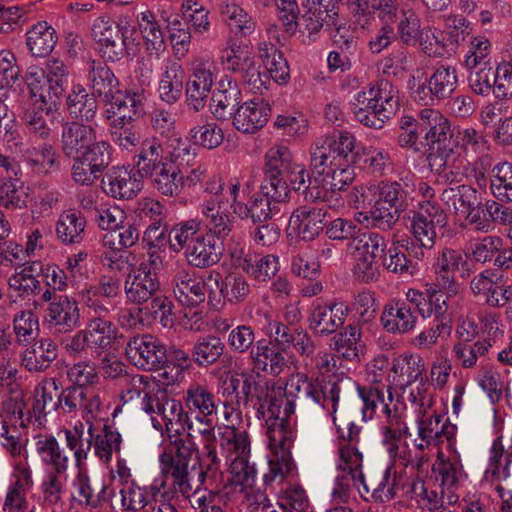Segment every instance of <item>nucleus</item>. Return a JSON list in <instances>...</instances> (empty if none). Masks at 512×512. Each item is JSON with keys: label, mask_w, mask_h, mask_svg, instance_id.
Here are the masks:
<instances>
[{"label": "nucleus", "mask_w": 512, "mask_h": 512, "mask_svg": "<svg viewBox=\"0 0 512 512\" xmlns=\"http://www.w3.org/2000/svg\"><path fill=\"white\" fill-rule=\"evenodd\" d=\"M356 139L348 131H335L315 139L310 147V170L315 183L341 191L355 179L353 162Z\"/></svg>", "instance_id": "obj_1"}, {"label": "nucleus", "mask_w": 512, "mask_h": 512, "mask_svg": "<svg viewBox=\"0 0 512 512\" xmlns=\"http://www.w3.org/2000/svg\"><path fill=\"white\" fill-rule=\"evenodd\" d=\"M178 431L168 434L169 447L160 455L161 473L168 485L188 497L192 492L190 462L198 452V447L190 431Z\"/></svg>", "instance_id": "obj_2"}, {"label": "nucleus", "mask_w": 512, "mask_h": 512, "mask_svg": "<svg viewBox=\"0 0 512 512\" xmlns=\"http://www.w3.org/2000/svg\"><path fill=\"white\" fill-rule=\"evenodd\" d=\"M350 106L357 121L381 129L398 107V89L390 81L380 79L368 90L357 92Z\"/></svg>", "instance_id": "obj_3"}, {"label": "nucleus", "mask_w": 512, "mask_h": 512, "mask_svg": "<svg viewBox=\"0 0 512 512\" xmlns=\"http://www.w3.org/2000/svg\"><path fill=\"white\" fill-rule=\"evenodd\" d=\"M221 448L231 459V481L235 485L251 488L256 481L257 470L249 462L250 439L246 431L225 432L221 438Z\"/></svg>", "instance_id": "obj_4"}, {"label": "nucleus", "mask_w": 512, "mask_h": 512, "mask_svg": "<svg viewBox=\"0 0 512 512\" xmlns=\"http://www.w3.org/2000/svg\"><path fill=\"white\" fill-rule=\"evenodd\" d=\"M229 194L232 198V213L241 219L250 218L253 222H264L279 213L280 206L288 199L277 198L271 188L263 189L249 196L247 201L241 199L240 183L237 181L231 184Z\"/></svg>", "instance_id": "obj_5"}, {"label": "nucleus", "mask_w": 512, "mask_h": 512, "mask_svg": "<svg viewBox=\"0 0 512 512\" xmlns=\"http://www.w3.org/2000/svg\"><path fill=\"white\" fill-rule=\"evenodd\" d=\"M458 86V73L454 66L439 63L432 68L426 82L412 89L414 101L423 106H433L450 98Z\"/></svg>", "instance_id": "obj_6"}, {"label": "nucleus", "mask_w": 512, "mask_h": 512, "mask_svg": "<svg viewBox=\"0 0 512 512\" xmlns=\"http://www.w3.org/2000/svg\"><path fill=\"white\" fill-rule=\"evenodd\" d=\"M296 168L298 166L294 164L292 154L286 146L271 147L265 155L262 188L273 189L276 199H288L290 193L288 179Z\"/></svg>", "instance_id": "obj_7"}, {"label": "nucleus", "mask_w": 512, "mask_h": 512, "mask_svg": "<svg viewBox=\"0 0 512 512\" xmlns=\"http://www.w3.org/2000/svg\"><path fill=\"white\" fill-rule=\"evenodd\" d=\"M111 157L110 144L101 140L86 153L70 158L73 161L71 165L72 181L81 186H93L110 165Z\"/></svg>", "instance_id": "obj_8"}, {"label": "nucleus", "mask_w": 512, "mask_h": 512, "mask_svg": "<svg viewBox=\"0 0 512 512\" xmlns=\"http://www.w3.org/2000/svg\"><path fill=\"white\" fill-rule=\"evenodd\" d=\"M168 397L169 395L165 389L145 376L133 377L130 387L121 394V400L124 403L139 399L141 410L150 416L153 427L160 431H162V424L157 415Z\"/></svg>", "instance_id": "obj_9"}, {"label": "nucleus", "mask_w": 512, "mask_h": 512, "mask_svg": "<svg viewBox=\"0 0 512 512\" xmlns=\"http://www.w3.org/2000/svg\"><path fill=\"white\" fill-rule=\"evenodd\" d=\"M284 398L281 392L277 396L274 390L269 392L266 389L263 399L255 408L258 418L265 419L266 434L273 445L289 443L290 438L295 437V431L286 420L288 417L281 416V408L285 402Z\"/></svg>", "instance_id": "obj_10"}, {"label": "nucleus", "mask_w": 512, "mask_h": 512, "mask_svg": "<svg viewBox=\"0 0 512 512\" xmlns=\"http://www.w3.org/2000/svg\"><path fill=\"white\" fill-rule=\"evenodd\" d=\"M125 353L134 366L146 371H156L167 362L165 345L151 334L131 337L126 344Z\"/></svg>", "instance_id": "obj_11"}, {"label": "nucleus", "mask_w": 512, "mask_h": 512, "mask_svg": "<svg viewBox=\"0 0 512 512\" xmlns=\"http://www.w3.org/2000/svg\"><path fill=\"white\" fill-rule=\"evenodd\" d=\"M126 29L110 18L98 17L91 26V36L101 56L115 62L126 55Z\"/></svg>", "instance_id": "obj_12"}, {"label": "nucleus", "mask_w": 512, "mask_h": 512, "mask_svg": "<svg viewBox=\"0 0 512 512\" xmlns=\"http://www.w3.org/2000/svg\"><path fill=\"white\" fill-rule=\"evenodd\" d=\"M348 312L344 302L317 298L311 306L308 328L319 336L332 335L345 323Z\"/></svg>", "instance_id": "obj_13"}, {"label": "nucleus", "mask_w": 512, "mask_h": 512, "mask_svg": "<svg viewBox=\"0 0 512 512\" xmlns=\"http://www.w3.org/2000/svg\"><path fill=\"white\" fill-rule=\"evenodd\" d=\"M420 126L425 132L427 143L445 157L453 153L454 130L450 121L438 110L425 108L419 113Z\"/></svg>", "instance_id": "obj_14"}, {"label": "nucleus", "mask_w": 512, "mask_h": 512, "mask_svg": "<svg viewBox=\"0 0 512 512\" xmlns=\"http://www.w3.org/2000/svg\"><path fill=\"white\" fill-rule=\"evenodd\" d=\"M352 386H355V381L350 377L335 374L326 377H313L311 404L326 411L335 423L340 397L346 389Z\"/></svg>", "instance_id": "obj_15"}, {"label": "nucleus", "mask_w": 512, "mask_h": 512, "mask_svg": "<svg viewBox=\"0 0 512 512\" xmlns=\"http://www.w3.org/2000/svg\"><path fill=\"white\" fill-rule=\"evenodd\" d=\"M349 6L355 23L361 28L370 24L375 13L380 23L394 25L403 11L397 0H350Z\"/></svg>", "instance_id": "obj_16"}, {"label": "nucleus", "mask_w": 512, "mask_h": 512, "mask_svg": "<svg viewBox=\"0 0 512 512\" xmlns=\"http://www.w3.org/2000/svg\"><path fill=\"white\" fill-rule=\"evenodd\" d=\"M145 100L143 90H130L124 93L117 90L112 98L106 102L111 106L106 110L107 118H114V127L122 128L144 113Z\"/></svg>", "instance_id": "obj_17"}, {"label": "nucleus", "mask_w": 512, "mask_h": 512, "mask_svg": "<svg viewBox=\"0 0 512 512\" xmlns=\"http://www.w3.org/2000/svg\"><path fill=\"white\" fill-rule=\"evenodd\" d=\"M233 264L258 282H266L279 269L278 257L272 254L256 255L245 253L242 247H228Z\"/></svg>", "instance_id": "obj_18"}, {"label": "nucleus", "mask_w": 512, "mask_h": 512, "mask_svg": "<svg viewBox=\"0 0 512 512\" xmlns=\"http://www.w3.org/2000/svg\"><path fill=\"white\" fill-rule=\"evenodd\" d=\"M160 289L157 273L145 263L132 268L124 282L126 298L134 304L147 302Z\"/></svg>", "instance_id": "obj_19"}, {"label": "nucleus", "mask_w": 512, "mask_h": 512, "mask_svg": "<svg viewBox=\"0 0 512 512\" xmlns=\"http://www.w3.org/2000/svg\"><path fill=\"white\" fill-rule=\"evenodd\" d=\"M96 140V130L93 126L67 121L61 126L60 149L68 159L80 156L92 148Z\"/></svg>", "instance_id": "obj_20"}, {"label": "nucleus", "mask_w": 512, "mask_h": 512, "mask_svg": "<svg viewBox=\"0 0 512 512\" xmlns=\"http://www.w3.org/2000/svg\"><path fill=\"white\" fill-rule=\"evenodd\" d=\"M168 487V483L164 479H154L147 486H141L137 482L130 483L126 486L119 487L118 494L120 496V507L123 512H141L148 505L158 499L164 489Z\"/></svg>", "instance_id": "obj_21"}, {"label": "nucleus", "mask_w": 512, "mask_h": 512, "mask_svg": "<svg viewBox=\"0 0 512 512\" xmlns=\"http://www.w3.org/2000/svg\"><path fill=\"white\" fill-rule=\"evenodd\" d=\"M104 192L115 198L129 200L135 197L143 188L142 177L124 166L112 167L101 181Z\"/></svg>", "instance_id": "obj_22"}, {"label": "nucleus", "mask_w": 512, "mask_h": 512, "mask_svg": "<svg viewBox=\"0 0 512 512\" xmlns=\"http://www.w3.org/2000/svg\"><path fill=\"white\" fill-rule=\"evenodd\" d=\"M184 405L188 415L195 413V418L207 428L213 427V416L217 415L215 395L205 384L192 382L187 387L184 396Z\"/></svg>", "instance_id": "obj_23"}, {"label": "nucleus", "mask_w": 512, "mask_h": 512, "mask_svg": "<svg viewBox=\"0 0 512 512\" xmlns=\"http://www.w3.org/2000/svg\"><path fill=\"white\" fill-rule=\"evenodd\" d=\"M44 321L49 329L69 333L80 327L81 316L78 302L73 297L60 295L57 302L47 306Z\"/></svg>", "instance_id": "obj_24"}, {"label": "nucleus", "mask_w": 512, "mask_h": 512, "mask_svg": "<svg viewBox=\"0 0 512 512\" xmlns=\"http://www.w3.org/2000/svg\"><path fill=\"white\" fill-rule=\"evenodd\" d=\"M328 209L311 205L296 208L289 219L290 227L303 240H314L324 229L327 222Z\"/></svg>", "instance_id": "obj_25"}, {"label": "nucleus", "mask_w": 512, "mask_h": 512, "mask_svg": "<svg viewBox=\"0 0 512 512\" xmlns=\"http://www.w3.org/2000/svg\"><path fill=\"white\" fill-rule=\"evenodd\" d=\"M214 83L212 66L207 62H200L194 66L192 74L186 83V102L189 110L201 111Z\"/></svg>", "instance_id": "obj_26"}, {"label": "nucleus", "mask_w": 512, "mask_h": 512, "mask_svg": "<svg viewBox=\"0 0 512 512\" xmlns=\"http://www.w3.org/2000/svg\"><path fill=\"white\" fill-rule=\"evenodd\" d=\"M312 394L313 377L301 372L291 374L283 393L285 397L283 414L289 417L297 409L300 412H306L311 404Z\"/></svg>", "instance_id": "obj_27"}, {"label": "nucleus", "mask_w": 512, "mask_h": 512, "mask_svg": "<svg viewBox=\"0 0 512 512\" xmlns=\"http://www.w3.org/2000/svg\"><path fill=\"white\" fill-rule=\"evenodd\" d=\"M173 292L183 306L196 307L205 301L208 283L189 270L181 269L174 275Z\"/></svg>", "instance_id": "obj_28"}, {"label": "nucleus", "mask_w": 512, "mask_h": 512, "mask_svg": "<svg viewBox=\"0 0 512 512\" xmlns=\"http://www.w3.org/2000/svg\"><path fill=\"white\" fill-rule=\"evenodd\" d=\"M25 82L34 106L40 105L47 112L57 108L64 92L45 80L42 69L30 68L26 73Z\"/></svg>", "instance_id": "obj_29"}, {"label": "nucleus", "mask_w": 512, "mask_h": 512, "mask_svg": "<svg viewBox=\"0 0 512 512\" xmlns=\"http://www.w3.org/2000/svg\"><path fill=\"white\" fill-rule=\"evenodd\" d=\"M271 116V107L264 99H253L240 105L234 113L233 125L243 133L262 129Z\"/></svg>", "instance_id": "obj_30"}, {"label": "nucleus", "mask_w": 512, "mask_h": 512, "mask_svg": "<svg viewBox=\"0 0 512 512\" xmlns=\"http://www.w3.org/2000/svg\"><path fill=\"white\" fill-rule=\"evenodd\" d=\"M418 427V437L426 440L428 443L441 444L446 440L447 449H452L456 445L457 427L449 422L447 418L440 414L419 416L416 420Z\"/></svg>", "instance_id": "obj_31"}, {"label": "nucleus", "mask_w": 512, "mask_h": 512, "mask_svg": "<svg viewBox=\"0 0 512 512\" xmlns=\"http://www.w3.org/2000/svg\"><path fill=\"white\" fill-rule=\"evenodd\" d=\"M380 322L388 333L406 334L412 331L417 323V317L406 305L403 299H391L384 305Z\"/></svg>", "instance_id": "obj_32"}, {"label": "nucleus", "mask_w": 512, "mask_h": 512, "mask_svg": "<svg viewBox=\"0 0 512 512\" xmlns=\"http://www.w3.org/2000/svg\"><path fill=\"white\" fill-rule=\"evenodd\" d=\"M88 435L90 436L91 447L95 455L104 463H109L114 453H119L122 444V436L117 429L104 424L97 430L90 418L86 419Z\"/></svg>", "instance_id": "obj_33"}, {"label": "nucleus", "mask_w": 512, "mask_h": 512, "mask_svg": "<svg viewBox=\"0 0 512 512\" xmlns=\"http://www.w3.org/2000/svg\"><path fill=\"white\" fill-rule=\"evenodd\" d=\"M241 96V90L236 81L228 77L222 78L211 97L210 109L212 114L218 120H225L231 115L234 116V110L239 107Z\"/></svg>", "instance_id": "obj_34"}, {"label": "nucleus", "mask_w": 512, "mask_h": 512, "mask_svg": "<svg viewBox=\"0 0 512 512\" xmlns=\"http://www.w3.org/2000/svg\"><path fill=\"white\" fill-rule=\"evenodd\" d=\"M295 437H291L289 443L273 445L268 439L271 450L268 465L269 471L264 475L266 484L278 480L282 482L286 477L296 474V465L291 455V447Z\"/></svg>", "instance_id": "obj_35"}, {"label": "nucleus", "mask_w": 512, "mask_h": 512, "mask_svg": "<svg viewBox=\"0 0 512 512\" xmlns=\"http://www.w3.org/2000/svg\"><path fill=\"white\" fill-rule=\"evenodd\" d=\"M66 110L73 122L90 123L98 110L96 96L81 84H74L66 97Z\"/></svg>", "instance_id": "obj_36"}, {"label": "nucleus", "mask_w": 512, "mask_h": 512, "mask_svg": "<svg viewBox=\"0 0 512 512\" xmlns=\"http://www.w3.org/2000/svg\"><path fill=\"white\" fill-rule=\"evenodd\" d=\"M424 370V361L419 355H399L394 358L391 365L392 382L405 388L419 381L420 385L424 387L427 382L422 376Z\"/></svg>", "instance_id": "obj_37"}, {"label": "nucleus", "mask_w": 512, "mask_h": 512, "mask_svg": "<svg viewBox=\"0 0 512 512\" xmlns=\"http://www.w3.org/2000/svg\"><path fill=\"white\" fill-rule=\"evenodd\" d=\"M184 257L187 263L198 269L209 268L217 264L222 256V247H220L208 235H201L192 245L185 249Z\"/></svg>", "instance_id": "obj_38"}, {"label": "nucleus", "mask_w": 512, "mask_h": 512, "mask_svg": "<svg viewBox=\"0 0 512 512\" xmlns=\"http://www.w3.org/2000/svg\"><path fill=\"white\" fill-rule=\"evenodd\" d=\"M58 388L59 382L55 378L46 379L35 388L31 413L38 425H42L48 414L61 409Z\"/></svg>", "instance_id": "obj_39"}, {"label": "nucleus", "mask_w": 512, "mask_h": 512, "mask_svg": "<svg viewBox=\"0 0 512 512\" xmlns=\"http://www.w3.org/2000/svg\"><path fill=\"white\" fill-rule=\"evenodd\" d=\"M57 356V344L52 339L41 338L25 350L22 365L29 372H43L50 367Z\"/></svg>", "instance_id": "obj_40"}, {"label": "nucleus", "mask_w": 512, "mask_h": 512, "mask_svg": "<svg viewBox=\"0 0 512 512\" xmlns=\"http://www.w3.org/2000/svg\"><path fill=\"white\" fill-rule=\"evenodd\" d=\"M184 77L185 72L179 61H167L159 81V98L169 105L175 104L181 98Z\"/></svg>", "instance_id": "obj_41"}, {"label": "nucleus", "mask_w": 512, "mask_h": 512, "mask_svg": "<svg viewBox=\"0 0 512 512\" xmlns=\"http://www.w3.org/2000/svg\"><path fill=\"white\" fill-rule=\"evenodd\" d=\"M76 487L81 498L78 503L81 506L97 508L114 495V491H110L103 480H91L88 474L82 471L77 475Z\"/></svg>", "instance_id": "obj_42"}, {"label": "nucleus", "mask_w": 512, "mask_h": 512, "mask_svg": "<svg viewBox=\"0 0 512 512\" xmlns=\"http://www.w3.org/2000/svg\"><path fill=\"white\" fill-rule=\"evenodd\" d=\"M168 163L164 156L163 146L158 138H147L141 142L140 152L137 155L135 167L137 173L143 177L153 175L155 171Z\"/></svg>", "instance_id": "obj_43"}, {"label": "nucleus", "mask_w": 512, "mask_h": 512, "mask_svg": "<svg viewBox=\"0 0 512 512\" xmlns=\"http://www.w3.org/2000/svg\"><path fill=\"white\" fill-rule=\"evenodd\" d=\"M88 84L92 94L107 102L118 90V80L113 71L104 63L92 61L88 69Z\"/></svg>", "instance_id": "obj_44"}, {"label": "nucleus", "mask_w": 512, "mask_h": 512, "mask_svg": "<svg viewBox=\"0 0 512 512\" xmlns=\"http://www.w3.org/2000/svg\"><path fill=\"white\" fill-rule=\"evenodd\" d=\"M83 330L87 333L90 349L98 353L110 349L116 339V326L104 317L89 318Z\"/></svg>", "instance_id": "obj_45"}, {"label": "nucleus", "mask_w": 512, "mask_h": 512, "mask_svg": "<svg viewBox=\"0 0 512 512\" xmlns=\"http://www.w3.org/2000/svg\"><path fill=\"white\" fill-rule=\"evenodd\" d=\"M214 280L219 287L220 294L224 300L231 304H239L246 300L251 293V285L245 275L241 272L232 271L225 275L219 282V274L213 277L212 273L208 276V281Z\"/></svg>", "instance_id": "obj_46"}, {"label": "nucleus", "mask_w": 512, "mask_h": 512, "mask_svg": "<svg viewBox=\"0 0 512 512\" xmlns=\"http://www.w3.org/2000/svg\"><path fill=\"white\" fill-rule=\"evenodd\" d=\"M479 197L478 190L468 184L447 186L440 194L445 209L455 215L465 213L467 208L473 207Z\"/></svg>", "instance_id": "obj_47"}, {"label": "nucleus", "mask_w": 512, "mask_h": 512, "mask_svg": "<svg viewBox=\"0 0 512 512\" xmlns=\"http://www.w3.org/2000/svg\"><path fill=\"white\" fill-rule=\"evenodd\" d=\"M250 359L255 369L274 376L279 375L286 367L283 354L270 347L265 339L256 342L255 348L250 351Z\"/></svg>", "instance_id": "obj_48"}, {"label": "nucleus", "mask_w": 512, "mask_h": 512, "mask_svg": "<svg viewBox=\"0 0 512 512\" xmlns=\"http://www.w3.org/2000/svg\"><path fill=\"white\" fill-rule=\"evenodd\" d=\"M425 29L421 27L418 13L410 6L403 5L401 15L394 21L396 39L406 47H415Z\"/></svg>", "instance_id": "obj_49"}, {"label": "nucleus", "mask_w": 512, "mask_h": 512, "mask_svg": "<svg viewBox=\"0 0 512 512\" xmlns=\"http://www.w3.org/2000/svg\"><path fill=\"white\" fill-rule=\"evenodd\" d=\"M512 453L506 452L502 437H497L491 446L488 466L484 473V479L491 484L508 479L511 475L510 465Z\"/></svg>", "instance_id": "obj_50"}, {"label": "nucleus", "mask_w": 512, "mask_h": 512, "mask_svg": "<svg viewBox=\"0 0 512 512\" xmlns=\"http://www.w3.org/2000/svg\"><path fill=\"white\" fill-rule=\"evenodd\" d=\"M57 43L55 29L47 22H38L26 33V45L34 57L49 55Z\"/></svg>", "instance_id": "obj_51"}, {"label": "nucleus", "mask_w": 512, "mask_h": 512, "mask_svg": "<svg viewBox=\"0 0 512 512\" xmlns=\"http://www.w3.org/2000/svg\"><path fill=\"white\" fill-rule=\"evenodd\" d=\"M157 418L162 424V430L165 429L167 435L175 433V430L191 431L193 429V422L183 404L171 397H168Z\"/></svg>", "instance_id": "obj_52"}, {"label": "nucleus", "mask_w": 512, "mask_h": 512, "mask_svg": "<svg viewBox=\"0 0 512 512\" xmlns=\"http://www.w3.org/2000/svg\"><path fill=\"white\" fill-rule=\"evenodd\" d=\"M225 343L216 335H205L194 343L191 357L194 363L203 368L215 364L225 351Z\"/></svg>", "instance_id": "obj_53"}, {"label": "nucleus", "mask_w": 512, "mask_h": 512, "mask_svg": "<svg viewBox=\"0 0 512 512\" xmlns=\"http://www.w3.org/2000/svg\"><path fill=\"white\" fill-rule=\"evenodd\" d=\"M86 219L75 210L60 214L56 223V235L64 244H78L84 238Z\"/></svg>", "instance_id": "obj_54"}, {"label": "nucleus", "mask_w": 512, "mask_h": 512, "mask_svg": "<svg viewBox=\"0 0 512 512\" xmlns=\"http://www.w3.org/2000/svg\"><path fill=\"white\" fill-rule=\"evenodd\" d=\"M203 221L199 218H191L179 221L170 227V250L179 253L188 249L197 237L203 235L201 232Z\"/></svg>", "instance_id": "obj_55"}, {"label": "nucleus", "mask_w": 512, "mask_h": 512, "mask_svg": "<svg viewBox=\"0 0 512 512\" xmlns=\"http://www.w3.org/2000/svg\"><path fill=\"white\" fill-rule=\"evenodd\" d=\"M337 450L339 457L337 470L341 473L352 475V478L358 479L364 492L369 493L370 489L362 471L363 454L360 452L358 445H337Z\"/></svg>", "instance_id": "obj_56"}, {"label": "nucleus", "mask_w": 512, "mask_h": 512, "mask_svg": "<svg viewBox=\"0 0 512 512\" xmlns=\"http://www.w3.org/2000/svg\"><path fill=\"white\" fill-rule=\"evenodd\" d=\"M277 507L285 512H313L306 490L297 482L287 481L277 494Z\"/></svg>", "instance_id": "obj_57"}, {"label": "nucleus", "mask_w": 512, "mask_h": 512, "mask_svg": "<svg viewBox=\"0 0 512 512\" xmlns=\"http://www.w3.org/2000/svg\"><path fill=\"white\" fill-rule=\"evenodd\" d=\"M349 389H355L363 401V413L370 412V417L377 408L383 411V405H390L393 401L391 387L384 384H373L361 386L355 382V386Z\"/></svg>", "instance_id": "obj_58"}, {"label": "nucleus", "mask_w": 512, "mask_h": 512, "mask_svg": "<svg viewBox=\"0 0 512 512\" xmlns=\"http://www.w3.org/2000/svg\"><path fill=\"white\" fill-rule=\"evenodd\" d=\"M362 332L357 324L347 325L334 336L335 349L349 361H359L363 353Z\"/></svg>", "instance_id": "obj_59"}, {"label": "nucleus", "mask_w": 512, "mask_h": 512, "mask_svg": "<svg viewBox=\"0 0 512 512\" xmlns=\"http://www.w3.org/2000/svg\"><path fill=\"white\" fill-rule=\"evenodd\" d=\"M448 450L451 455L447 457L443 452H438L433 470L440 476L443 486L453 487L464 475V470L456 445Z\"/></svg>", "instance_id": "obj_60"}, {"label": "nucleus", "mask_w": 512, "mask_h": 512, "mask_svg": "<svg viewBox=\"0 0 512 512\" xmlns=\"http://www.w3.org/2000/svg\"><path fill=\"white\" fill-rule=\"evenodd\" d=\"M148 178L154 189L164 196H178L183 189L181 171L169 162Z\"/></svg>", "instance_id": "obj_61"}, {"label": "nucleus", "mask_w": 512, "mask_h": 512, "mask_svg": "<svg viewBox=\"0 0 512 512\" xmlns=\"http://www.w3.org/2000/svg\"><path fill=\"white\" fill-rule=\"evenodd\" d=\"M36 449L43 463L51 468L50 472L65 473L68 457L64 454L57 439L53 436L39 438Z\"/></svg>", "instance_id": "obj_62"}, {"label": "nucleus", "mask_w": 512, "mask_h": 512, "mask_svg": "<svg viewBox=\"0 0 512 512\" xmlns=\"http://www.w3.org/2000/svg\"><path fill=\"white\" fill-rule=\"evenodd\" d=\"M26 161L37 174L47 175L60 169L57 152L49 143L28 150Z\"/></svg>", "instance_id": "obj_63"}, {"label": "nucleus", "mask_w": 512, "mask_h": 512, "mask_svg": "<svg viewBox=\"0 0 512 512\" xmlns=\"http://www.w3.org/2000/svg\"><path fill=\"white\" fill-rule=\"evenodd\" d=\"M490 190L502 202H512V163H497L491 170Z\"/></svg>", "instance_id": "obj_64"}]
</instances>
